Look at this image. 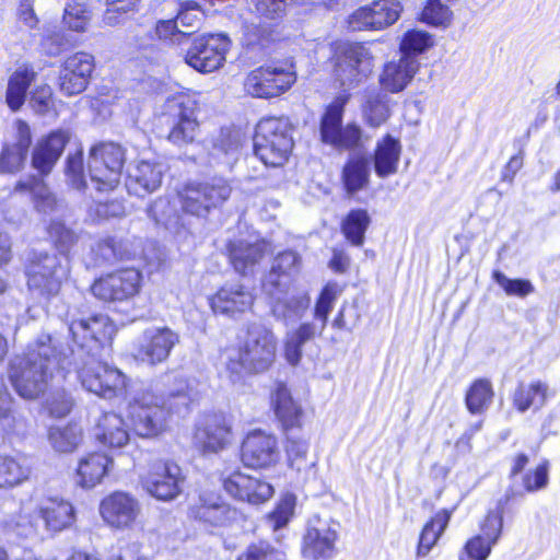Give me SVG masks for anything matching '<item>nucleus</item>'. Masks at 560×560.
Instances as JSON below:
<instances>
[{"label": "nucleus", "instance_id": "nucleus-29", "mask_svg": "<svg viewBox=\"0 0 560 560\" xmlns=\"http://www.w3.org/2000/svg\"><path fill=\"white\" fill-rule=\"evenodd\" d=\"M113 459L102 452L83 455L75 470V483L83 489L100 485L113 467Z\"/></svg>", "mask_w": 560, "mask_h": 560}, {"label": "nucleus", "instance_id": "nucleus-31", "mask_svg": "<svg viewBox=\"0 0 560 560\" xmlns=\"http://www.w3.org/2000/svg\"><path fill=\"white\" fill-rule=\"evenodd\" d=\"M310 302L311 299L306 291L288 289L281 295L275 298L271 313L276 319L289 325L303 317Z\"/></svg>", "mask_w": 560, "mask_h": 560}, {"label": "nucleus", "instance_id": "nucleus-9", "mask_svg": "<svg viewBox=\"0 0 560 560\" xmlns=\"http://www.w3.org/2000/svg\"><path fill=\"white\" fill-rule=\"evenodd\" d=\"M231 186L223 178L207 183L187 184L178 194L185 213L206 217L211 209L220 207L231 195Z\"/></svg>", "mask_w": 560, "mask_h": 560}, {"label": "nucleus", "instance_id": "nucleus-1", "mask_svg": "<svg viewBox=\"0 0 560 560\" xmlns=\"http://www.w3.org/2000/svg\"><path fill=\"white\" fill-rule=\"evenodd\" d=\"M73 346L60 332L43 331L28 342L25 352L11 361L9 377L15 392L35 399L52 383L74 371L83 389L104 399L122 395L127 376L97 359L100 350L115 334V326L103 314L73 319L67 325Z\"/></svg>", "mask_w": 560, "mask_h": 560}, {"label": "nucleus", "instance_id": "nucleus-14", "mask_svg": "<svg viewBox=\"0 0 560 560\" xmlns=\"http://www.w3.org/2000/svg\"><path fill=\"white\" fill-rule=\"evenodd\" d=\"M142 275L136 268L119 269L97 279L93 294L103 301H126L136 296L141 288Z\"/></svg>", "mask_w": 560, "mask_h": 560}, {"label": "nucleus", "instance_id": "nucleus-60", "mask_svg": "<svg viewBox=\"0 0 560 560\" xmlns=\"http://www.w3.org/2000/svg\"><path fill=\"white\" fill-rule=\"evenodd\" d=\"M66 176L69 184L75 189H83L86 186L83 171V152L81 149L69 153L66 161Z\"/></svg>", "mask_w": 560, "mask_h": 560}, {"label": "nucleus", "instance_id": "nucleus-49", "mask_svg": "<svg viewBox=\"0 0 560 560\" xmlns=\"http://www.w3.org/2000/svg\"><path fill=\"white\" fill-rule=\"evenodd\" d=\"M139 245L130 238H105L97 244L96 254L104 260L130 259L137 255Z\"/></svg>", "mask_w": 560, "mask_h": 560}, {"label": "nucleus", "instance_id": "nucleus-48", "mask_svg": "<svg viewBox=\"0 0 560 560\" xmlns=\"http://www.w3.org/2000/svg\"><path fill=\"white\" fill-rule=\"evenodd\" d=\"M369 163L363 158H352L345 165L342 180L348 194H354L369 184Z\"/></svg>", "mask_w": 560, "mask_h": 560}, {"label": "nucleus", "instance_id": "nucleus-45", "mask_svg": "<svg viewBox=\"0 0 560 560\" xmlns=\"http://www.w3.org/2000/svg\"><path fill=\"white\" fill-rule=\"evenodd\" d=\"M492 384L487 378L476 380L468 388L465 402L468 411L472 415L483 413L493 399Z\"/></svg>", "mask_w": 560, "mask_h": 560}, {"label": "nucleus", "instance_id": "nucleus-53", "mask_svg": "<svg viewBox=\"0 0 560 560\" xmlns=\"http://www.w3.org/2000/svg\"><path fill=\"white\" fill-rule=\"evenodd\" d=\"M148 214L158 224L164 225L167 230L177 232L179 226V217L176 215L174 208L167 198H158L149 207Z\"/></svg>", "mask_w": 560, "mask_h": 560}, {"label": "nucleus", "instance_id": "nucleus-50", "mask_svg": "<svg viewBox=\"0 0 560 560\" xmlns=\"http://www.w3.org/2000/svg\"><path fill=\"white\" fill-rule=\"evenodd\" d=\"M82 429L78 424L52 427L48 439L50 445L60 453L73 452L82 442Z\"/></svg>", "mask_w": 560, "mask_h": 560}, {"label": "nucleus", "instance_id": "nucleus-30", "mask_svg": "<svg viewBox=\"0 0 560 560\" xmlns=\"http://www.w3.org/2000/svg\"><path fill=\"white\" fill-rule=\"evenodd\" d=\"M271 252L264 240L254 243L238 241L230 245V259L234 269L244 276L254 272L256 265Z\"/></svg>", "mask_w": 560, "mask_h": 560}, {"label": "nucleus", "instance_id": "nucleus-46", "mask_svg": "<svg viewBox=\"0 0 560 560\" xmlns=\"http://www.w3.org/2000/svg\"><path fill=\"white\" fill-rule=\"evenodd\" d=\"M301 259L300 256L293 250H285L280 253L272 264L270 273L268 275L264 287L267 289L269 285L279 288L281 285V277H292L300 270Z\"/></svg>", "mask_w": 560, "mask_h": 560}, {"label": "nucleus", "instance_id": "nucleus-5", "mask_svg": "<svg viewBox=\"0 0 560 560\" xmlns=\"http://www.w3.org/2000/svg\"><path fill=\"white\" fill-rule=\"evenodd\" d=\"M293 148L291 124L287 117H266L257 124L254 137L255 154L269 166H281Z\"/></svg>", "mask_w": 560, "mask_h": 560}, {"label": "nucleus", "instance_id": "nucleus-22", "mask_svg": "<svg viewBox=\"0 0 560 560\" xmlns=\"http://www.w3.org/2000/svg\"><path fill=\"white\" fill-rule=\"evenodd\" d=\"M502 525V515L499 512H490L481 526V533L465 544L459 560H487L500 538Z\"/></svg>", "mask_w": 560, "mask_h": 560}, {"label": "nucleus", "instance_id": "nucleus-35", "mask_svg": "<svg viewBox=\"0 0 560 560\" xmlns=\"http://www.w3.org/2000/svg\"><path fill=\"white\" fill-rule=\"evenodd\" d=\"M308 447L307 440L288 436L285 444L288 465L300 481H306L315 475L316 460L308 457Z\"/></svg>", "mask_w": 560, "mask_h": 560}, {"label": "nucleus", "instance_id": "nucleus-7", "mask_svg": "<svg viewBox=\"0 0 560 560\" xmlns=\"http://www.w3.org/2000/svg\"><path fill=\"white\" fill-rule=\"evenodd\" d=\"M179 341V334L171 327L151 326L133 340L131 355L142 364L155 366L170 358Z\"/></svg>", "mask_w": 560, "mask_h": 560}, {"label": "nucleus", "instance_id": "nucleus-27", "mask_svg": "<svg viewBox=\"0 0 560 560\" xmlns=\"http://www.w3.org/2000/svg\"><path fill=\"white\" fill-rule=\"evenodd\" d=\"M15 140L3 147L0 154V172L15 173L19 172L26 160L30 145L32 143V135L30 126L16 119L14 122Z\"/></svg>", "mask_w": 560, "mask_h": 560}, {"label": "nucleus", "instance_id": "nucleus-61", "mask_svg": "<svg viewBox=\"0 0 560 560\" xmlns=\"http://www.w3.org/2000/svg\"><path fill=\"white\" fill-rule=\"evenodd\" d=\"M493 279L508 295L525 298L534 292V285L526 279H510L500 271L493 272Z\"/></svg>", "mask_w": 560, "mask_h": 560}, {"label": "nucleus", "instance_id": "nucleus-54", "mask_svg": "<svg viewBox=\"0 0 560 560\" xmlns=\"http://www.w3.org/2000/svg\"><path fill=\"white\" fill-rule=\"evenodd\" d=\"M91 20V13L84 3L69 1L65 7L63 23L74 32H85Z\"/></svg>", "mask_w": 560, "mask_h": 560}, {"label": "nucleus", "instance_id": "nucleus-3", "mask_svg": "<svg viewBox=\"0 0 560 560\" xmlns=\"http://www.w3.org/2000/svg\"><path fill=\"white\" fill-rule=\"evenodd\" d=\"M47 232L59 253L34 254L26 268L28 290L43 298L56 295L62 282L68 279L70 260L67 252L78 241L75 232L58 220L50 221Z\"/></svg>", "mask_w": 560, "mask_h": 560}, {"label": "nucleus", "instance_id": "nucleus-63", "mask_svg": "<svg viewBox=\"0 0 560 560\" xmlns=\"http://www.w3.org/2000/svg\"><path fill=\"white\" fill-rule=\"evenodd\" d=\"M74 405L73 398L65 390L50 393L46 400V408L49 413L57 418L66 417Z\"/></svg>", "mask_w": 560, "mask_h": 560}, {"label": "nucleus", "instance_id": "nucleus-34", "mask_svg": "<svg viewBox=\"0 0 560 560\" xmlns=\"http://www.w3.org/2000/svg\"><path fill=\"white\" fill-rule=\"evenodd\" d=\"M95 440L107 448H120L129 442L128 427L121 416L104 413L94 428Z\"/></svg>", "mask_w": 560, "mask_h": 560}, {"label": "nucleus", "instance_id": "nucleus-62", "mask_svg": "<svg viewBox=\"0 0 560 560\" xmlns=\"http://www.w3.org/2000/svg\"><path fill=\"white\" fill-rule=\"evenodd\" d=\"M155 32L161 39L182 45L188 40L194 31H180L175 20H162L156 23Z\"/></svg>", "mask_w": 560, "mask_h": 560}, {"label": "nucleus", "instance_id": "nucleus-37", "mask_svg": "<svg viewBox=\"0 0 560 560\" xmlns=\"http://www.w3.org/2000/svg\"><path fill=\"white\" fill-rule=\"evenodd\" d=\"M271 402L278 419L285 429L299 427L302 417L301 406L292 398L288 387L279 383L271 394Z\"/></svg>", "mask_w": 560, "mask_h": 560}, {"label": "nucleus", "instance_id": "nucleus-25", "mask_svg": "<svg viewBox=\"0 0 560 560\" xmlns=\"http://www.w3.org/2000/svg\"><path fill=\"white\" fill-rule=\"evenodd\" d=\"M70 133L66 130H57L40 139L32 152V166L39 175L47 176L62 154Z\"/></svg>", "mask_w": 560, "mask_h": 560}, {"label": "nucleus", "instance_id": "nucleus-40", "mask_svg": "<svg viewBox=\"0 0 560 560\" xmlns=\"http://www.w3.org/2000/svg\"><path fill=\"white\" fill-rule=\"evenodd\" d=\"M361 110L364 121L370 127H380L390 116L389 97L381 91H366Z\"/></svg>", "mask_w": 560, "mask_h": 560}, {"label": "nucleus", "instance_id": "nucleus-21", "mask_svg": "<svg viewBox=\"0 0 560 560\" xmlns=\"http://www.w3.org/2000/svg\"><path fill=\"white\" fill-rule=\"evenodd\" d=\"M337 524L316 521L310 524L303 537V555L313 560H328L336 553Z\"/></svg>", "mask_w": 560, "mask_h": 560}, {"label": "nucleus", "instance_id": "nucleus-6", "mask_svg": "<svg viewBox=\"0 0 560 560\" xmlns=\"http://www.w3.org/2000/svg\"><path fill=\"white\" fill-rule=\"evenodd\" d=\"M125 153L115 143H100L90 150L88 170L92 184L98 191H109L120 182Z\"/></svg>", "mask_w": 560, "mask_h": 560}, {"label": "nucleus", "instance_id": "nucleus-2", "mask_svg": "<svg viewBox=\"0 0 560 560\" xmlns=\"http://www.w3.org/2000/svg\"><path fill=\"white\" fill-rule=\"evenodd\" d=\"M277 345V337L270 327L259 322L248 323L238 348L221 351L220 376L236 385L243 383L246 374L268 371L276 361Z\"/></svg>", "mask_w": 560, "mask_h": 560}, {"label": "nucleus", "instance_id": "nucleus-59", "mask_svg": "<svg viewBox=\"0 0 560 560\" xmlns=\"http://www.w3.org/2000/svg\"><path fill=\"white\" fill-rule=\"evenodd\" d=\"M296 499L293 494L283 495L275 510L268 515V523L273 530L284 527L293 516Z\"/></svg>", "mask_w": 560, "mask_h": 560}, {"label": "nucleus", "instance_id": "nucleus-24", "mask_svg": "<svg viewBox=\"0 0 560 560\" xmlns=\"http://www.w3.org/2000/svg\"><path fill=\"white\" fill-rule=\"evenodd\" d=\"M232 440L231 428L221 416H210L199 424L194 435L195 446L203 453H217Z\"/></svg>", "mask_w": 560, "mask_h": 560}, {"label": "nucleus", "instance_id": "nucleus-4", "mask_svg": "<svg viewBox=\"0 0 560 560\" xmlns=\"http://www.w3.org/2000/svg\"><path fill=\"white\" fill-rule=\"evenodd\" d=\"M177 387L166 394L150 387L138 392L129 401L127 417L135 432L143 438H153L167 429L171 416L179 412V406L187 407L188 383L185 378L175 380Z\"/></svg>", "mask_w": 560, "mask_h": 560}, {"label": "nucleus", "instance_id": "nucleus-47", "mask_svg": "<svg viewBox=\"0 0 560 560\" xmlns=\"http://www.w3.org/2000/svg\"><path fill=\"white\" fill-rule=\"evenodd\" d=\"M30 467L24 458L0 456V489L20 485L28 478Z\"/></svg>", "mask_w": 560, "mask_h": 560}, {"label": "nucleus", "instance_id": "nucleus-16", "mask_svg": "<svg viewBox=\"0 0 560 560\" xmlns=\"http://www.w3.org/2000/svg\"><path fill=\"white\" fill-rule=\"evenodd\" d=\"M140 512V502L133 495L122 491L108 494L100 504V514L103 521L117 529L130 528Z\"/></svg>", "mask_w": 560, "mask_h": 560}, {"label": "nucleus", "instance_id": "nucleus-43", "mask_svg": "<svg viewBox=\"0 0 560 560\" xmlns=\"http://www.w3.org/2000/svg\"><path fill=\"white\" fill-rule=\"evenodd\" d=\"M35 72L27 66L20 67L9 79L5 94V102L11 110H19L25 102L26 91L33 80Z\"/></svg>", "mask_w": 560, "mask_h": 560}, {"label": "nucleus", "instance_id": "nucleus-38", "mask_svg": "<svg viewBox=\"0 0 560 560\" xmlns=\"http://www.w3.org/2000/svg\"><path fill=\"white\" fill-rule=\"evenodd\" d=\"M401 153L399 140L386 135L376 144L374 152V168L378 177H387L397 172Z\"/></svg>", "mask_w": 560, "mask_h": 560}, {"label": "nucleus", "instance_id": "nucleus-28", "mask_svg": "<svg viewBox=\"0 0 560 560\" xmlns=\"http://www.w3.org/2000/svg\"><path fill=\"white\" fill-rule=\"evenodd\" d=\"M35 515L36 521H43L45 528L52 532H60L74 521L73 506L57 497L42 499L36 505Z\"/></svg>", "mask_w": 560, "mask_h": 560}, {"label": "nucleus", "instance_id": "nucleus-18", "mask_svg": "<svg viewBox=\"0 0 560 560\" xmlns=\"http://www.w3.org/2000/svg\"><path fill=\"white\" fill-rule=\"evenodd\" d=\"M94 69V57L88 52L79 51L69 56L59 77V90L66 96L82 93L89 83Z\"/></svg>", "mask_w": 560, "mask_h": 560}, {"label": "nucleus", "instance_id": "nucleus-13", "mask_svg": "<svg viewBox=\"0 0 560 560\" xmlns=\"http://www.w3.org/2000/svg\"><path fill=\"white\" fill-rule=\"evenodd\" d=\"M185 476L182 468L174 462L155 463L141 477L143 489L160 501L175 500L183 491Z\"/></svg>", "mask_w": 560, "mask_h": 560}, {"label": "nucleus", "instance_id": "nucleus-41", "mask_svg": "<svg viewBox=\"0 0 560 560\" xmlns=\"http://www.w3.org/2000/svg\"><path fill=\"white\" fill-rule=\"evenodd\" d=\"M548 398V386L541 381L520 383L513 394V405L520 412L540 409Z\"/></svg>", "mask_w": 560, "mask_h": 560}, {"label": "nucleus", "instance_id": "nucleus-12", "mask_svg": "<svg viewBox=\"0 0 560 560\" xmlns=\"http://www.w3.org/2000/svg\"><path fill=\"white\" fill-rule=\"evenodd\" d=\"M373 70L369 50L360 44H342L336 52V74L342 86L352 89L362 83Z\"/></svg>", "mask_w": 560, "mask_h": 560}, {"label": "nucleus", "instance_id": "nucleus-11", "mask_svg": "<svg viewBox=\"0 0 560 560\" xmlns=\"http://www.w3.org/2000/svg\"><path fill=\"white\" fill-rule=\"evenodd\" d=\"M231 40L225 34H208L192 39L185 61L195 70L210 73L224 65Z\"/></svg>", "mask_w": 560, "mask_h": 560}, {"label": "nucleus", "instance_id": "nucleus-57", "mask_svg": "<svg viewBox=\"0 0 560 560\" xmlns=\"http://www.w3.org/2000/svg\"><path fill=\"white\" fill-rule=\"evenodd\" d=\"M140 0H106V11L103 15V23L108 26H116L125 21L129 12L138 9Z\"/></svg>", "mask_w": 560, "mask_h": 560}, {"label": "nucleus", "instance_id": "nucleus-64", "mask_svg": "<svg viewBox=\"0 0 560 560\" xmlns=\"http://www.w3.org/2000/svg\"><path fill=\"white\" fill-rule=\"evenodd\" d=\"M277 550L267 541L250 544L236 560H277Z\"/></svg>", "mask_w": 560, "mask_h": 560}, {"label": "nucleus", "instance_id": "nucleus-32", "mask_svg": "<svg viewBox=\"0 0 560 560\" xmlns=\"http://www.w3.org/2000/svg\"><path fill=\"white\" fill-rule=\"evenodd\" d=\"M418 66L413 56H401L398 60L387 62L380 77L382 88L390 93L401 92L416 74Z\"/></svg>", "mask_w": 560, "mask_h": 560}, {"label": "nucleus", "instance_id": "nucleus-33", "mask_svg": "<svg viewBox=\"0 0 560 560\" xmlns=\"http://www.w3.org/2000/svg\"><path fill=\"white\" fill-rule=\"evenodd\" d=\"M14 190L21 194H28L32 197L35 209L40 213L54 214L61 211L62 206L39 176L31 175L20 179Z\"/></svg>", "mask_w": 560, "mask_h": 560}, {"label": "nucleus", "instance_id": "nucleus-19", "mask_svg": "<svg viewBox=\"0 0 560 560\" xmlns=\"http://www.w3.org/2000/svg\"><path fill=\"white\" fill-rule=\"evenodd\" d=\"M189 515L207 526L224 527L237 521L240 513L219 495L205 493L189 508Z\"/></svg>", "mask_w": 560, "mask_h": 560}, {"label": "nucleus", "instance_id": "nucleus-39", "mask_svg": "<svg viewBox=\"0 0 560 560\" xmlns=\"http://www.w3.org/2000/svg\"><path fill=\"white\" fill-rule=\"evenodd\" d=\"M27 419L13 408V398L5 385L0 382V430L7 435H24L27 432Z\"/></svg>", "mask_w": 560, "mask_h": 560}, {"label": "nucleus", "instance_id": "nucleus-8", "mask_svg": "<svg viewBox=\"0 0 560 560\" xmlns=\"http://www.w3.org/2000/svg\"><path fill=\"white\" fill-rule=\"evenodd\" d=\"M196 110L197 102L188 94L177 93L167 97L163 115L172 124L167 136L172 143L182 147L195 140L199 127Z\"/></svg>", "mask_w": 560, "mask_h": 560}, {"label": "nucleus", "instance_id": "nucleus-44", "mask_svg": "<svg viewBox=\"0 0 560 560\" xmlns=\"http://www.w3.org/2000/svg\"><path fill=\"white\" fill-rule=\"evenodd\" d=\"M450 518L451 513L447 510H442L424 525L417 550L419 557H425L430 552L447 527Z\"/></svg>", "mask_w": 560, "mask_h": 560}, {"label": "nucleus", "instance_id": "nucleus-51", "mask_svg": "<svg viewBox=\"0 0 560 560\" xmlns=\"http://www.w3.org/2000/svg\"><path fill=\"white\" fill-rule=\"evenodd\" d=\"M370 224V217L365 210H352L342 222V232L347 240L355 246L363 244L364 233Z\"/></svg>", "mask_w": 560, "mask_h": 560}, {"label": "nucleus", "instance_id": "nucleus-36", "mask_svg": "<svg viewBox=\"0 0 560 560\" xmlns=\"http://www.w3.org/2000/svg\"><path fill=\"white\" fill-rule=\"evenodd\" d=\"M324 330L316 323L305 322L287 331L284 339V357L291 365H296L302 359L303 346L322 335Z\"/></svg>", "mask_w": 560, "mask_h": 560}, {"label": "nucleus", "instance_id": "nucleus-17", "mask_svg": "<svg viewBox=\"0 0 560 560\" xmlns=\"http://www.w3.org/2000/svg\"><path fill=\"white\" fill-rule=\"evenodd\" d=\"M242 462L252 468H267L279 459L278 442L275 435L260 430L249 432L242 443Z\"/></svg>", "mask_w": 560, "mask_h": 560}, {"label": "nucleus", "instance_id": "nucleus-20", "mask_svg": "<svg viewBox=\"0 0 560 560\" xmlns=\"http://www.w3.org/2000/svg\"><path fill=\"white\" fill-rule=\"evenodd\" d=\"M225 491L233 498L250 504H261L275 493L273 487L265 479L235 471L224 480Z\"/></svg>", "mask_w": 560, "mask_h": 560}, {"label": "nucleus", "instance_id": "nucleus-15", "mask_svg": "<svg viewBox=\"0 0 560 560\" xmlns=\"http://www.w3.org/2000/svg\"><path fill=\"white\" fill-rule=\"evenodd\" d=\"M295 80L296 77L291 71L276 67H260L247 74L244 89L254 97H277L288 91Z\"/></svg>", "mask_w": 560, "mask_h": 560}, {"label": "nucleus", "instance_id": "nucleus-42", "mask_svg": "<svg viewBox=\"0 0 560 560\" xmlns=\"http://www.w3.org/2000/svg\"><path fill=\"white\" fill-rule=\"evenodd\" d=\"M240 149V133L230 129H222L213 142L210 155L217 163L231 168L238 160Z\"/></svg>", "mask_w": 560, "mask_h": 560}, {"label": "nucleus", "instance_id": "nucleus-10", "mask_svg": "<svg viewBox=\"0 0 560 560\" xmlns=\"http://www.w3.org/2000/svg\"><path fill=\"white\" fill-rule=\"evenodd\" d=\"M349 95H338L326 108L320 120L322 141L336 149H352L359 145L361 128L355 124L342 127L345 106Z\"/></svg>", "mask_w": 560, "mask_h": 560}, {"label": "nucleus", "instance_id": "nucleus-23", "mask_svg": "<svg viewBox=\"0 0 560 560\" xmlns=\"http://www.w3.org/2000/svg\"><path fill=\"white\" fill-rule=\"evenodd\" d=\"M215 314L234 317L249 311L255 302L254 293L240 283H225L210 298Z\"/></svg>", "mask_w": 560, "mask_h": 560}, {"label": "nucleus", "instance_id": "nucleus-58", "mask_svg": "<svg viewBox=\"0 0 560 560\" xmlns=\"http://www.w3.org/2000/svg\"><path fill=\"white\" fill-rule=\"evenodd\" d=\"M338 295V289L336 284L328 283L324 287L320 295L315 304L314 318L318 320L317 327L325 330L328 315L331 312L335 301Z\"/></svg>", "mask_w": 560, "mask_h": 560}, {"label": "nucleus", "instance_id": "nucleus-26", "mask_svg": "<svg viewBox=\"0 0 560 560\" xmlns=\"http://www.w3.org/2000/svg\"><path fill=\"white\" fill-rule=\"evenodd\" d=\"M164 167L155 161L140 160L128 167L126 187L130 194L143 197L162 183Z\"/></svg>", "mask_w": 560, "mask_h": 560}, {"label": "nucleus", "instance_id": "nucleus-55", "mask_svg": "<svg viewBox=\"0 0 560 560\" xmlns=\"http://www.w3.org/2000/svg\"><path fill=\"white\" fill-rule=\"evenodd\" d=\"M453 13L441 0H428L421 12V21L432 25L446 27L452 22Z\"/></svg>", "mask_w": 560, "mask_h": 560}, {"label": "nucleus", "instance_id": "nucleus-52", "mask_svg": "<svg viewBox=\"0 0 560 560\" xmlns=\"http://www.w3.org/2000/svg\"><path fill=\"white\" fill-rule=\"evenodd\" d=\"M401 4L397 0H378L371 4L375 30L394 24L401 12Z\"/></svg>", "mask_w": 560, "mask_h": 560}, {"label": "nucleus", "instance_id": "nucleus-56", "mask_svg": "<svg viewBox=\"0 0 560 560\" xmlns=\"http://www.w3.org/2000/svg\"><path fill=\"white\" fill-rule=\"evenodd\" d=\"M433 45L432 36L419 30L408 31L400 43L401 56H413L425 51Z\"/></svg>", "mask_w": 560, "mask_h": 560}]
</instances>
